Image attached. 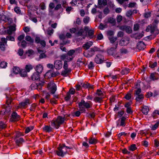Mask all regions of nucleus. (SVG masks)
<instances>
[{"label": "nucleus", "mask_w": 159, "mask_h": 159, "mask_svg": "<svg viewBox=\"0 0 159 159\" xmlns=\"http://www.w3.org/2000/svg\"><path fill=\"white\" fill-rule=\"evenodd\" d=\"M16 30L15 26H10L9 29L7 30H5L6 31V33L8 34L9 35L7 37L6 39L5 38H2L0 40V48L2 51H4L5 50L6 46L7 45V40L14 41L15 40V39L13 37L10 35L12 34L13 31Z\"/></svg>", "instance_id": "obj_1"}, {"label": "nucleus", "mask_w": 159, "mask_h": 159, "mask_svg": "<svg viewBox=\"0 0 159 159\" xmlns=\"http://www.w3.org/2000/svg\"><path fill=\"white\" fill-rule=\"evenodd\" d=\"M65 120L64 117L59 116L57 117L56 120H53L51 122V125L54 126L56 129H58L60 125L64 123Z\"/></svg>", "instance_id": "obj_2"}, {"label": "nucleus", "mask_w": 159, "mask_h": 159, "mask_svg": "<svg viewBox=\"0 0 159 159\" xmlns=\"http://www.w3.org/2000/svg\"><path fill=\"white\" fill-rule=\"evenodd\" d=\"M79 110L82 113L86 111V108L88 109L91 107V106L89 103L85 102L84 100H82L79 103Z\"/></svg>", "instance_id": "obj_3"}, {"label": "nucleus", "mask_w": 159, "mask_h": 159, "mask_svg": "<svg viewBox=\"0 0 159 159\" xmlns=\"http://www.w3.org/2000/svg\"><path fill=\"white\" fill-rule=\"evenodd\" d=\"M44 82H39L36 83L34 82L30 86V88L32 89H37L38 90H40L42 89V87L44 84Z\"/></svg>", "instance_id": "obj_4"}, {"label": "nucleus", "mask_w": 159, "mask_h": 159, "mask_svg": "<svg viewBox=\"0 0 159 159\" xmlns=\"http://www.w3.org/2000/svg\"><path fill=\"white\" fill-rule=\"evenodd\" d=\"M100 49L97 47L94 46L93 47L91 48L90 50L88 51L87 57H90L93 56L95 52L100 51Z\"/></svg>", "instance_id": "obj_5"}, {"label": "nucleus", "mask_w": 159, "mask_h": 159, "mask_svg": "<svg viewBox=\"0 0 159 159\" xmlns=\"http://www.w3.org/2000/svg\"><path fill=\"white\" fill-rule=\"evenodd\" d=\"M48 88L52 94H53L57 90V86L55 84L50 83L48 84Z\"/></svg>", "instance_id": "obj_6"}, {"label": "nucleus", "mask_w": 159, "mask_h": 159, "mask_svg": "<svg viewBox=\"0 0 159 159\" xmlns=\"http://www.w3.org/2000/svg\"><path fill=\"white\" fill-rule=\"evenodd\" d=\"M104 60L103 57L100 54L97 55L95 58V62L98 64L102 63Z\"/></svg>", "instance_id": "obj_7"}, {"label": "nucleus", "mask_w": 159, "mask_h": 159, "mask_svg": "<svg viewBox=\"0 0 159 159\" xmlns=\"http://www.w3.org/2000/svg\"><path fill=\"white\" fill-rule=\"evenodd\" d=\"M125 117L123 116L117 120L116 122V127H119L120 126H125Z\"/></svg>", "instance_id": "obj_8"}, {"label": "nucleus", "mask_w": 159, "mask_h": 159, "mask_svg": "<svg viewBox=\"0 0 159 159\" xmlns=\"http://www.w3.org/2000/svg\"><path fill=\"white\" fill-rule=\"evenodd\" d=\"M157 29V28L156 25H150L147 27L146 31L147 32L150 31L151 34H153Z\"/></svg>", "instance_id": "obj_9"}, {"label": "nucleus", "mask_w": 159, "mask_h": 159, "mask_svg": "<svg viewBox=\"0 0 159 159\" xmlns=\"http://www.w3.org/2000/svg\"><path fill=\"white\" fill-rule=\"evenodd\" d=\"M54 66L56 69L59 70L62 68L63 63L61 61L56 60L54 62Z\"/></svg>", "instance_id": "obj_10"}, {"label": "nucleus", "mask_w": 159, "mask_h": 159, "mask_svg": "<svg viewBox=\"0 0 159 159\" xmlns=\"http://www.w3.org/2000/svg\"><path fill=\"white\" fill-rule=\"evenodd\" d=\"M58 150L55 151L57 155L60 157H63L66 154V151H64L61 148L60 146L57 148Z\"/></svg>", "instance_id": "obj_11"}, {"label": "nucleus", "mask_w": 159, "mask_h": 159, "mask_svg": "<svg viewBox=\"0 0 159 159\" xmlns=\"http://www.w3.org/2000/svg\"><path fill=\"white\" fill-rule=\"evenodd\" d=\"M129 43V38L127 37L121 39L120 41L119 44L121 46L126 45Z\"/></svg>", "instance_id": "obj_12"}, {"label": "nucleus", "mask_w": 159, "mask_h": 159, "mask_svg": "<svg viewBox=\"0 0 159 159\" xmlns=\"http://www.w3.org/2000/svg\"><path fill=\"white\" fill-rule=\"evenodd\" d=\"M118 45V43H116L115 47H111L109 49H108L107 52L109 55H113L114 53H115V50L117 47Z\"/></svg>", "instance_id": "obj_13"}, {"label": "nucleus", "mask_w": 159, "mask_h": 159, "mask_svg": "<svg viewBox=\"0 0 159 159\" xmlns=\"http://www.w3.org/2000/svg\"><path fill=\"white\" fill-rule=\"evenodd\" d=\"M20 117V116L18 115L16 112H14L12 114L11 120L12 121H17L19 119Z\"/></svg>", "instance_id": "obj_14"}, {"label": "nucleus", "mask_w": 159, "mask_h": 159, "mask_svg": "<svg viewBox=\"0 0 159 159\" xmlns=\"http://www.w3.org/2000/svg\"><path fill=\"white\" fill-rule=\"evenodd\" d=\"M137 47L138 49L143 50L146 48V46L143 42L140 41L138 43Z\"/></svg>", "instance_id": "obj_15"}, {"label": "nucleus", "mask_w": 159, "mask_h": 159, "mask_svg": "<svg viewBox=\"0 0 159 159\" xmlns=\"http://www.w3.org/2000/svg\"><path fill=\"white\" fill-rule=\"evenodd\" d=\"M30 104V100L26 99L23 101L19 103V107H24L25 106Z\"/></svg>", "instance_id": "obj_16"}, {"label": "nucleus", "mask_w": 159, "mask_h": 159, "mask_svg": "<svg viewBox=\"0 0 159 159\" xmlns=\"http://www.w3.org/2000/svg\"><path fill=\"white\" fill-rule=\"evenodd\" d=\"M93 44V43L91 41H89L84 44L83 45V48L84 49L87 50Z\"/></svg>", "instance_id": "obj_17"}, {"label": "nucleus", "mask_w": 159, "mask_h": 159, "mask_svg": "<svg viewBox=\"0 0 159 159\" xmlns=\"http://www.w3.org/2000/svg\"><path fill=\"white\" fill-rule=\"evenodd\" d=\"M1 20L4 21L5 22H8V23L10 24L11 21H12V20L8 17H6L5 15H2L1 17Z\"/></svg>", "instance_id": "obj_18"}, {"label": "nucleus", "mask_w": 159, "mask_h": 159, "mask_svg": "<svg viewBox=\"0 0 159 159\" xmlns=\"http://www.w3.org/2000/svg\"><path fill=\"white\" fill-rule=\"evenodd\" d=\"M43 67L41 64H39L37 65L35 68V69L36 72L39 74L41 73L43 70Z\"/></svg>", "instance_id": "obj_19"}, {"label": "nucleus", "mask_w": 159, "mask_h": 159, "mask_svg": "<svg viewBox=\"0 0 159 159\" xmlns=\"http://www.w3.org/2000/svg\"><path fill=\"white\" fill-rule=\"evenodd\" d=\"M71 69H64L62 71L61 73V75L64 76H67L68 75L69 73L71 71Z\"/></svg>", "instance_id": "obj_20"}, {"label": "nucleus", "mask_w": 159, "mask_h": 159, "mask_svg": "<svg viewBox=\"0 0 159 159\" xmlns=\"http://www.w3.org/2000/svg\"><path fill=\"white\" fill-rule=\"evenodd\" d=\"M39 78V74L37 72H34L31 76V79L34 81L38 80Z\"/></svg>", "instance_id": "obj_21"}, {"label": "nucleus", "mask_w": 159, "mask_h": 159, "mask_svg": "<svg viewBox=\"0 0 159 159\" xmlns=\"http://www.w3.org/2000/svg\"><path fill=\"white\" fill-rule=\"evenodd\" d=\"M144 98L143 95V94L141 93L140 95H137L136 96L135 100L137 102H140Z\"/></svg>", "instance_id": "obj_22"}, {"label": "nucleus", "mask_w": 159, "mask_h": 159, "mask_svg": "<svg viewBox=\"0 0 159 159\" xmlns=\"http://www.w3.org/2000/svg\"><path fill=\"white\" fill-rule=\"evenodd\" d=\"M149 110V107L147 106H144L142 109V112L144 114L146 115Z\"/></svg>", "instance_id": "obj_23"}, {"label": "nucleus", "mask_w": 159, "mask_h": 159, "mask_svg": "<svg viewBox=\"0 0 159 159\" xmlns=\"http://www.w3.org/2000/svg\"><path fill=\"white\" fill-rule=\"evenodd\" d=\"M43 129L46 132H49L52 131V128L49 126L46 125L43 128Z\"/></svg>", "instance_id": "obj_24"}, {"label": "nucleus", "mask_w": 159, "mask_h": 159, "mask_svg": "<svg viewBox=\"0 0 159 159\" xmlns=\"http://www.w3.org/2000/svg\"><path fill=\"white\" fill-rule=\"evenodd\" d=\"M33 66L30 64H28L26 65L25 67V69L26 70V71L27 72H29L30 70L33 69Z\"/></svg>", "instance_id": "obj_25"}, {"label": "nucleus", "mask_w": 159, "mask_h": 159, "mask_svg": "<svg viewBox=\"0 0 159 159\" xmlns=\"http://www.w3.org/2000/svg\"><path fill=\"white\" fill-rule=\"evenodd\" d=\"M114 32L112 30H108L107 32V34L108 38L113 37L114 34Z\"/></svg>", "instance_id": "obj_26"}, {"label": "nucleus", "mask_w": 159, "mask_h": 159, "mask_svg": "<svg viewBox=\"0 0 159 159\" xmlns=\"http://www.w3.org/2000/svg\"><path fill=\"white\" fill-rule=\"evenodd\" d=\"M86 116L89 118H94L95 116V113L94 112H87L86 114Z\"/></svg>", "instance_id": "obj_27"}, {"label": "nucleus", "mask_w": 159, "mask_h": 159, "mask_svg": "<svg viewBox=\"0 0 159 159\" xmlns=\"http://www.w3.org/2000/svg\"><path fill=\"white\" fill-rule=\"evenodd\" d=\"M89 143L90 144H94L97 143V140L94 138H91L89 139Z\"/></svg>", "instance_id": "obj_28"}, {"label": "nucleus", "mask_w": 159, "mask_h": 159, "mask_svg": "<svg viewBox=\"0 0 159 159\" xmlns=\"http://www.w3.org/2000/svg\"><path fill=\"white\" fill-rule=\"evenodd\" d=\"M25 39L27 41L29 42L30 43H33L34 40L29 35L26 36L25 37Z\"/></svg>", "instance_id": "obj_29"}, {"label": "nucleus", "mask_w": 159, "mask_h": 159, "mask_svg": "<svg viewBox=\"0 0 159 159\" xmlns=\"http://www.w3.org/2000/svg\"><path fill=\"white\" fill-rule=\"evenodd\" d=\"M129 69L125 68L122 70L121 73L123 75L127 74L129 73Z\"/></svg>", "instance_id": "obj_30"}, {"label": "nucleus", "mask_w": 159, "mask_h": 159, "mask_svg": "<svg viewBox=\"0 0 159 159\" xmlns=\"http://www.w3.org/2000/svg\"><path fill=\"white\" fill-rule=\"evenodd\" d=\"M102 97L96 96L94 98L93 100L95 102L101 103L102 101Z\"/></svg>", "instance_id": "obj_31"}, {"label": "nucleus", "mask_w": 159, "mask_h": 159, "mask_svg": "<svg viewBox=\"0 0 159 159\" xmlns=\"http://www.w3.org/2000/svg\"><path fill=\"white\" fill-rule=\"evenodd\" d=\"M82 86L84 88H93V86L89 83L81 84Z\"/></svg>", "instance_id": "obj_32"}, {"label": "nucleus", "mask_w": 159, "mask_h": 159, "mask_svg": "<svg viewBox=\"0 0 159 159\" xmlns=\"http://www.w3.org/2000/svg\"><path fill=\"white\" fill-rule=\"evenodd\" d=\"M94 33V30H90L88 31V35L89 38L91 39L93 38Z\"/></svg>", "instance_id": "obj_33"}, {"label": "nucleus", "mask_w": 159, "mask_h": 159, "mask_svg": "<svg viewBox=\"0 0 159 159\" xmlns=\"http://www.w3.org/2000/svg\"><path fill=\"white\" fill-rule=\"evenodd\" d=\"M20 75L21 76L25 77L27 76V72L25 70H22L20 71Z\"/></svg>", "instance_id": "obj_34"}, {"label": "nucleus", "mask_w": 159, "mask_h": 159, "mask_svg": "<svg viewBox=\"0 0 159 159\" xmlns=\"http://www.w3.org/2000/svg\"><path fill=\"white\" fill-rule=\"evenodd\" d=\"M62 150L64 151H66V154L67 153V151L66 148L68 149H71L72 148L71 147H69L67 146H66L64 144L62 145V146H60Z\"/></svg>", "instance_id": "obj_35"}, {"label": "nucleus", "mask_w": 159, "mask_h": 159, "mask_svg": "<svg viewBox=\"0 0 159 159\" xmlns=\"http://www.w3.org/2000/svg\"><path fill=\"white\" fill-rule=\"evenodd\" d=\"M63 67L64 69H71L70 68H68V64L67 61L66 60H65L64 61Z\"/></svg>", "instance_id": "obj_36"}, {"label": "nucleus", "mask_w": 159, "mask_h": 159, "mask_svg": "<svg viewBox=\"0 0 159 159\" xmlns=\"http://www.w3.org/2000/svg\"><path fill=\"white\" fill-rule=\"evenodd\" d=\"M13 72L15 74H18L20 72V69L18 67H15L13 68Z\"/></svg>", "instance_id": "obj_37"}, {"label": "nucleus", "mask_w": 159, "mask_h": 159, "mask_svg": "<svg viewBox=\"0 0 159 159\" xmlns=\"http://www.w3.org/2000/svg\"><path fill=\"white\" fill-rule=\"evenodd\" d=\"M127 50L124 48H122L120 49V52L121 55L125 54L127 53Z\"/></svg>", "instance_id": "obj_38"}, {"label": "nucleus", "mask_w": 159, "mask_h": 159, "mask_svg": "<svg viewBox=\"0 0 159 159\" xmlns=\"http://www.w3.org/2000/svg\"><path fill=\"white\" fill-rule=\"evenodd\" d=\"M7 65V63L5 61H2L0 63V67L2 68H5Z\"/></svg>", "instance_id": "obj_39"}, {"label": "nucleus", "mask_w": 159, "mask_h": 159, "mask_svg": "<svg viewBox=\"0 0 159 159\" xmlns=\"http://www.w3.org/2000/svg\"><path fill=\"white\" fill-rule=\"evenodd\" d=\"M108 38L109 39L111 43H113L115 42L117 39L116 37H114L113 36L111 37H109Z\"/></svg>", "instance_id": "obj_40"}, {"label": "nucleus", "mask_w": 159, "mask_h": 159, "mask_svg": "<svg viewBox=\"0 0 159 159\" xmlns=\"http://www.w3.org/2000/svg\"><path fill=\"white\" fill-rule=\"evenodd\" d=\"M14 11L17 14H20L21 13V11L20 8L18 7H15L14 8Z\"/></svg>", "instance_id": "obj_41"}, {"label": "nucleus", "mask_w": 159, "mask_h": 159, "mask_svg": "<svg viewBox=\"0 0 159 159\" xmlns=\"http://www.w3.org/2000/svg\"><path fill=\"white\" fill-rule=\"evenodd\" d=\"M27 43L24 40H23L21 42V47L23 48H25L26 46Z\"/></svg>", "instance_id": "obj_42"}, {"label": "nucleus", "mask_w": 159, "mask_h": 159, "mask_svg": "<svg viewBox=\"0 0 159 159\" xmlns=\"http://www.w3.org/2000/svg\"><path fill=\"white\" fill-rule=\"evenodd\" d=\"M141 81L140 80H138L137 81L136 83L135 84V88L136 89H138L140 88V85Z\"/></svg>", "instance_id": "obj_43"}, {"label": "nucleus", "mask_w": 159, "mask_h": 159, "mask_svg": "<svg viewBox=\"0 0 159 159\" xmlns=\"http://www.w3.org/2000/svg\"><path fill=\"white\" fill-rule=\"evenodd\" d=\"M90 18L88 16H86L84 18L83 22L85 24H87Z\"/></svg>", "instance_id": "obj_44"}, {"label": "nucleus", "mask_w": 159, "mask_h": 159, "mask_svg": "<svg viewBox=\"0 0 159 159\" xmlns=\"http://www.w3.org/2000/svg\"><path fill=\"white\" fill-rule=\"evenodd\" d=\"M133 11L131 10H129L126 12V15L127 17H129L133 14Z\"/></svg>", "instance_id": "obj_45"}, {"label": "nucleus", "mask_w": 159, "mask_h": 159, "mask_svg": "<svg viewBox=\"0 0 159 159\" xmlns=\"http://www.w3.org/2000/svg\"><path fill=\"white\" fill-rule=\"evenodd\" d=\"M84 33V30L83 29H80L76 33L77 35L79 36H81Z\"/></svg>", "instance_id": "obj_46"}, {"label": "nucleus", "mask_w": 159, "mask_h": 159, "mask_svg": "<svg viewBox=\"0 0 159 159\" xmlns=\"http://www.w3.org/2000/svg\"><path fill=\"white\" fill-rule=\"evenodd\" d=\"M6 125L3 122L1 121L0 122V130H1L6 128Z\"/></svg>", "instance_id": "obj_47"}, {"label": "nucleus", "mask_w": 159, "mask_h": 159, "mask_svg": "<svg viewBox=\"0 0 159 159\" xmlns=\"http://www.w3.org/2000/svg\"><path fill=\"white\" fill-rule=\"evenodd\" d=\"M125 31L126 33L129 34L131 33L132 30L130 26H126L125 28Z\"/></svg>", "instance_id": "obj_48"}, {"label": "nucleus", "mask_w": 159, "mask_h": 159, "mask_svg": "<svg viewBox=\"0 0 159 159\" xmlns=\"http://www.w3.org/2000/svg\"><path fill=\"white\" fill-rule=\"evenodd\" d=\"M96 94L97 95L102 97L103 96V94L101 90L99 89L97 90Z\"/></svg>", "instance_id": "obj_49"}, {"label": "nucleus", "mask_w": 159, "mask_h": 159, "mask_svg": "<svg viewBox=\"0 0 159 159\" xmlns=\"http://www.w3.org/2000/svg\"><path fill=\"white\" fill-rule=\"evenodd\" d=\"M34 128L33 126H31L30 127H27L25 130V133H28L30 131L33 130Z\"/></svg>", "instance_id": "obj_50"}, {"label": "nucleus", "mask_w": 159, "mask_h": 159, "mask_svg": "<svg viewBox=\"0 0 159 159\" xmlns=\"http://www.w3.org/2000/svg\"><path fill=\"white\" fill-rule=\"evenodd\" d=\"M24 142V140L22 138H20L18 139H17L16 140V143L18 144L19 143H22Z\"/></svg>", "instance_id": "obj_51"}, {"label": "nucleus", "mask_w": 159, "mask_h": 159, "mask_svg": "<svg viewBox=\"0 0 159 159\" xmlns=\"http://www.w3.org/2000/svg\"><path fill=\"white\" fill-rule=\"evenodd\" d=\"M53 32L54 30L51 28H48L47 30L48 34L50 35H52L53 34Z\"/></svg>", "instance_id": "obj_52"}, {"label": "nucleus", "mask_w": 159, "mask_h": 159, "mask_svg": "<svg viewBox=\"0 0 159 159\" xmlns=\"http://www.w3.org/2000/svg\"><path fill=\"white\" fill-rule=\"evenodd\" d=\"M150 79L152 80H154L157 79V78L155 77V75L154 73H152L151 74L150 76Z\"/></svg>", "instance_id": "obj_53"}, {"label": "nucleus", "mask_w": 159, "mask_h": 159, "mask_svg": "<svg viewBox=\"0 0 159 159\" xmlns=\"http://www.w3.org/2000/svg\"><path fill=\"white\" fill-rule=\"evenodd\" d=\"M136 145L135 144L132 145L129 147V150L131 151H134L136 149Z\"/></svg>", "instance_id": "obj_54"}, {"label": "nucleus", "mask_w": 159, "mask_h": 159, "mask_svg": "<svg viewBox=\"0 0 159 159\" xmlns=\"http://www.w3.org/2000/svg\"><path fill=\"white\" fill-rule=\"evenodd\" d=\"M127 133L125 132H121L118 134L117 136L118 138H120L121 136L123 135L125 136H126Z\"/></svg>", "instance_id": "obj_55"}, {"label": "nucleus", "mask_w": 159, "mask_h": 159, "mask_svg": "<svg viewBox=\"0 0 159 159\" xmlns=\"http://www.w3.org/2000/svg\"><path fill=\"white\" fill-rule=\"evenodd\" d=\"M136 4V3L135 2H130L128 5V7H133Z\"/></svg>", "instance_id": "obj_56"}, {"label": "nucleus", "mask_w": 159, "mask_h": 159, "mask_svg": "<svg viewBox=\"0 0 159 159\" xmlns=\"http://www.w3.org/2000/svg\"><path fill=\"white\" fill-rule=\"evenodd\" d=\"M75 52V51L74 50H71L68 52L67 55L69 56H72Z\"/></svg>", "instance_id": "obj_57"}, {"label": "nucleus", "mask_w": 159, "mask_h": 159, "mask_svg": "<svg viewBox=\"0 0 159 159\" xmlns=\"http://www.w3.org/2000/svg\"><path fill=\"white\" fill-rule=\"evenodd\" d=\"M159 123L157 122L155 125L152 126V130H155L157 128Z\"/></svg>", "instance_id": "obj_58"}, {"label": "nucleus", "mask_w": 159, "mask_h": 159, "mask_svg": "<svg viewBox=\"0 0 159 159\" xmlns=\"http://www.w3.org/2000/svg\"><path fill=\"white\" fill-rule=\"evenodd\" d=\"M141 92V90L140 88H139L137 89L135 91V95H136V96L138 95H140Z\"/></svg>", "instance_id": "obj_59"}, {"label": "nucleus", "mask_w": 159, "mask_h": 159, "mask_svg": "<svg viewBox=\"0 0 159 159\" xmlns=\"http://www.w3.org/2000/svg\"><path fill=\"white\" fill-rule=\"evenodd\" d=\"M94 67V65L92 62L91 61L88 65L89 68L90 69H93Z\"/></svg>", "instance_id": "obj_60"}, {"label": "nucleus", "mask_w": 159, "mask_h": 159, "mask_svg": "<svg viewBox=\"0 0 159 159\" xmlns=\"http://www.w3.org/2000/svg\"><path fill=\"white\" fill-rule=\"evenodd\" d=\"M108 21L110 23L114 24L115 22V20L112 18H110L108 19Z\"/></svg>", "instance_id": "obj_61"}, {"label": "nucleus", "mask_w": 159, "mask_h": 159, "mask_svg": "<svg viewBox=\"0 0 159 159\" xmlns=\"http://www.w3.org/2000/svg\"><path fill=\"white\" fill-rule=\"evenodd\" d=\"M25 36V34H21L17 38L18 40L19 41H21L24 39Z\"/></svg>", "instance_id": "obj_62"}, {"label": "nucleus", "mask_w": 159, "mask_h": 159, "mask_svg": "<svg viewBox=\"0 0 159 159\" xmlns=\"http://www.w3.org/2000/svg\"><path fill=\"white\" fill-rule=\"evenodd\" d=\"M24 53L23 50L22 49H19L18 50V53L20 56L23 55Z\"/></svg>", "instance_id": "obj_63"}, {"label": "nucleus", "mask_w": 159, "mask_h": 159, "mask_svg": "<svg viewBox=\"0 0 159 159\" xmlns=\"http://www.w3.org/2000/svg\"><path fill=\"white\" fill-rule=\"evenodd\" d=\"M124 35V33L121 31H120L118 32L117 34V36L118 37H122Z\"/></svg>", "instance_id": "obj_64"}]
</instances>
